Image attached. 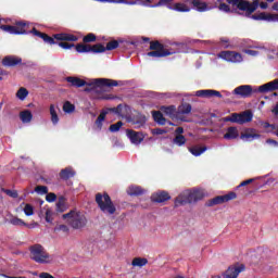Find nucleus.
Instances as JSON below:
<instances>
[{
    "mask_svg": "<svg viewBox=\"0 0 278 278\" xmlns=\"http://www.w3.org/2000/svg\"><path fill=\"white\" fill-rule=\"evenodd\" d=\"M0 29L5 31L7 34H12L13 36H25L27 34H33V36H37L38 38H42L43 42L48 45H55V39L45 33H40V30L33 27L29 30V22L18 21L15 22L14 25H0Z\"/></svg>",
    "mask_w": 278,
    "mask_h": 278,
    "instance_id": "nucleus-1",
    "label": "nucleus"
},
{
    "mask_svg": "<svg viewBox=\"0 0 278 278\" xmlns=\"http://www.w3.org/2000/svg\"><path fill=\"white\" fill-rule=\"evenodd\" d=\"M65 81L70 84V88H84V86H89V88L85 89V92H90V90L98 91L99 89L103 90V88H114L118 86L117 80L110 78H96L88 83L79 77L67 76L65 78Z\"/></svg>",
    "mask_w": 278,
    "mask_h": 278,
    "instance_id": "nucleus-2",
    "label": "nucleus"
},
{
    "mask_svg": "<svg viewBox=\"0 0 278 278\" xmlns=\"http://www.w3.org/2000/svg\"><path fill=\"white\" fill-rule=\"evenodd\" d=\"M274 90H278V79L264 84L258 88H253L251 85H241L233 89L232 94L241 99H249L253 97V94H256V92L264 94L266 92H274Z\"/></svg>",
    "mask_w": 278,
    "mask_h": 278,
    "instance_id": "nucleus-3",
    "label": "nucleus"
},
{
    "mask_svg": "<svg viewBox=\"0 0 278 278\" xmlns=\"http://www.w3.org/2000/svg\"><path fill=\"white\" fill-rule=\"evenodd\" d=\"M63 220L72 227V229H84L88 225V218L81 212L72 210L62 215Z\"/></svg>",
    "mask_w": 278,
    "mask_h": 278,
    "instance_id": "nucleus-4",
    "label": "nucleus"
},
{
    "mask_svg": "<svg viewBox=\"0 0 278 278\" xmlns=\"http://www.w3.org/2000/svg\"><path fill=\"white\" fill-rule=\"evenodd\" d=\"M205 197V194L203 193V191L195 189L193 191L190 190H186L182 191L176 199L174 202L175 207H179L181 205H188L190 203H197L198 201H201V199H203Z\"/></svg>",
    "mask_w": 278,
    "mask_h": 278,
    "instance_id": "nucleus-5",
    "label": "nucleus"
},
{
    "mask_svg": "<svg viewBox=\"0 0 278 278\" xmlns=\"http://www.w3.org/2000/svg\"><path fill=\"white\" fill-rule=\"evenodd\" d=\"M96 203L102 214H106V216H114V214H116V205H114V202L108 192L97 193Z\"/></svg>",
    "mask_w": 278,
    "mask_h": 278,
    "instance_id": "nucleus-6",
    "label": "nucleus"
},
{
    "mask_svg": "<svg viewBox=\"0 0 278 278\" xmlns=\"http://www.w3.org/2000/svg\"><path fill=\"white\" fill-rule=\"evenodd\" d=\"M30 252V260L36 262L37 264H50L51 263V255L45 249V247L40 244H34L29 248Z\"/></svg>",
    "mask_w": 278,
    "mask_h": 278,
    "instance_id": "nucleus-7",
    "label": "nucleus"
},
{
    "mask_svg": "<svg viewBox=\"0 0 278 278\" xmlns=\"http://www.w3.org/2000/svg\"><path fill=\"white\" fill-rule=\"evenodd\" d=\"M150 52L147 53L148 58H168V55H175V51L172 49H165L164 45L159 40L150 41Z\"/></svg>",
    "mask_w": 278,
    "mask_h": 278,
    "instance_id": "nucleus-8",
    "label": "nucleus"
},
{
    "mask_svg": "<svg viewBox=\"0 0 278 278\" xmlns=\"http://www.w3.org/2000/svg\"><path fill=\"white\" fill-rule=\"evenodd\" d=\"M227 3L235 5L241 12H245V16H251L260 8L257 0H253V2H249L248 0H227Z\"/></svg>",
    "mask_w": 278,
    "mask_h": 278,
    "instance_id": "nucleus-9",
    "label": "nucleus"
},
{
    "mask_svg": "<svg viewBox=\"0 0 278 278\" xmlns=\"http://www.w3.org/2000/svg\"><path fill=\"white\" fill-rule=\"evenodd\" d=\"M77 53H105L102 43L90 46L88 43H78L75 46Z\"/></svg>",
    "mask_w": 278,
    "mask_h": 278,
    "instance_id": "nucleus-10",
    "label": "nucleus"
},
{
    "mask_svg": "<svg viewBox=\"0 0 278 278\" xmlns=\"http://www.w3.org/2000/svg\"><path fill=\"white\" fill-rule=\"evenodd\" d=\"M236 192L231 191L225 195H217L206 202V207H214V205H222V203H228V201H233L237 199Z\"/></svg>",
    "mask_w": 278,
    "mask_h": 278,
    "instance_id": "nucleus-11",
    "label": "nucleus"
},
{
    "mask_svg": "<svg viewBox=\"0 0 278 278\" xmlns=\"http://www.w3.org/2000/svg\"><path fill=\"white\" fill-rule=\"evenodd\" d=\"M244 268H245L244 264L230 266L224 273L223 277L224 278H238V275H240V273H243Z\"/></svg>",
    "mask_w": 278,
    "mask_h": 278,
    "instance_id": "nucleus-12",
    "label": "nucleus"
},
{
    "mask_svg": "<svg viewBox=\"0 0 278 278\" xmlns=\"http://www.w3.org/2000/svg\"><path fill=\"white\" fill-rule=\"evenodd\" d=\"M252 18L254 21H267L268 23H278V13L273 14V13H258L252 15Z\"/></svg>",
    "mask_w": 278,
    "mask_h": 278,
    "instance_id": "nucleus-13",
    "label": "nucleus"
},
{
    "mask_svg": "<svg viewBox=\"0 0 278 278\" xmlns=\"http://www.w3.org/2000/svg\"><path fill=\"white\" fill-rule=\"evenodd\" d=\"M195 97H201L202 99H212V97H217L218 99H223L220 91L214 89L198 90L195 92Z\"/></svg>",
    "mask_w": 278,
    "mask_h": 278,
    "instance_id": "nucleus-14",
    "label": "nucleus"
},
{
    "mask_svg": "<svg viewBox=\"0 0 278 278\" xmlns=\"http://www.w3.org/2000/svg\"><path fill=\"white\" fill-rule=\"evenodd\" d=\"M219 55L227 62H242V54L236 51H222Z\"/></svg>",
    "mask_w": 278,
    "mask_h": 278,
    "instance_id": "nucleus-15",
    "label": "nucleus"
},
{
    "mask_svg": "<svg viewBox=\"0 0 278 278\" xmlns=\"http://www.w3.org/2000/svg\"><path fill=\"white\" fill-rule=\"evenodd\" d=\"M126 134L132 144H140L144 140V135L140 131L127 129Z\"/></svg>",
    "mask_w": 278,
    "mask_h": 278,
    "instance_id": "nucleus-16",
    "label": "nucleus"
},
{
    "mask_svg": "<svg viewBox=\"0 0 278 278\" xmlns=\"http://www.w3.org/2000/svg\"><path fill=\"white\" fill-rule=\"evenodd\" d=\"M18 64H23V59L18 56L8 55V56H4L2 60V66L14 67V66H18Z\"/></svg>",
    "mask_w": 278,
    "mask_h": 278,
    "instance_id": "nucleus-17",
    "label": "nucleus"
},
{
    "mask_svg": "<svg viewBox=\"0 0 278 278\" xmlns=\"http://www.w3.org/2000/svg\"><path fill=\"white\" fill-rule=\"evenodd\" d=\"M236 123L238 125H244L245 123H251L253 121V113L251 111H244L241 114L236 113Z\"/></svg>",
    "mask_w": 278,
    "mask_h": 278,
    "instance_id": "nucleus-18",
    "label": "nucleus"
},
{
    "mask_svg": "<svg viewBox=\"0 0 278 278\" xmlns=\"http://www.w3.org/2000/svg\"><path fill=\"white\" fill-rule=\"evenodd\" d=\"M151 201L153 203H166V201H170V194L166 191H159L151 195Z\"/></svg>",
    "mask_w": 278,
    "mask_h": 278,
    "instance_id": "nucleus-19",
    "label": "nucleus"
},
{
    "mask_svg": "<svg viewBox=\"0 0 278 278\" xmlns=\"http://www.w3.org/2000/svg\"><path fill=\"white\" fill-rule=\"evenodd\" d=\"M257 138H261V135L255 132V129L253 128H249L245 132L240 135V139L244 140V142H253V140H256Z\"/></svg>",
    "mask_w": 278,
    "mask_h": 278,
    "instance_id": "nucleus-20",
    "label": "nucleus"
},
{
    "mask_svg": "<svg viewBox=\"0 0 278 278\" xmlns=\"http://www.w3.org/2000/svg\"><path fill=\"white\" fill-rule=\"evenodd\" d=\"M54 40H60L63 42H77L79 38L73 34L61 33L54 35Z\"/></svg>",
    "mask_w": 278,
    "mask_h": 278,
    "instance_id": "nucleus-21",
    "label": "nucleus"
},
{
    "mask_svg": "<svg viewBox=\"0 0 278 278\" xmlns=\"http://www.w3.org/2000/svg\"><path fill=\"white\" fill-rule=\"evenodd\" d=\"M59 177L60 179H63V181H68V179L75 177V172L73 170V167H65L61 169Z\"/></svg>",
    "mask_w": 278,
    "mask_h": 278,
    "instance_id": "nucleus-22",
    "label": "nucleus"
},
{
    "mask_svg": "<svg viewBox=\"0 0 278 278\" xmlns=\"http://www.w3.org/2000/svg\"><path fill=\"white\" fill-rule=\"evenodd\" d=\"M240 136L237 127H228L227 132L224 135L225 140H236Z\"/></svg>",
    "mask_w": 278,
    "mask_h": 278,
    "instance_id": "nucleus-23",
    "label": "nucleus"
},
{
    "mask_svg": "<svg viewBox=\"0 0 278 278\" xmlns=\"http://www.w3.org/2000/svg\"><path fill=\"white\" fill-rule=\"evenodd\" d=\"M129 123H131V125H136L137 129H140V127H143L147 123V118L143 115H137L131 117Z\"/></svg>",
    "mask_w": 278,
    "mask_h": 278,
    "instance_id": "nucleus-24",
    "label": "nucleus"
},
{
    "mask_svg": "<svg viewBox=\"0 0 278 278\" xmlns=\"http://www.w3.org/2000/svg\"><path fill=\"white\" fill-rule=\"evenodd\" d=\"M207 151V147L193 146L189 148V153L194 155V157H199V155H203Z\"/></svg>",
    "mask_w": 278,
    "mask_h": 278,
    "instance_id": "nucleus-25",
    "label": "nucleus"
},
{
    "mask_svg": "<svg viewBox=\"0 0 278 278\" xmlns=\"http://www.w3.org/2000/svg\"><path fill=\"white\" fill-rule=\"evenodd\" d=\"M128 194L129 197H142V194H144V189L139 186H130L128 188Z\"/></svg>",
    "mask_w": 278,
    "mask_h": 278,
    "instance_id": "nucleus-26",
    "label": "nucleus"
},
{
    "mask_svg": "<svg viewBox=\"0 0 278 278\" xmlns=\"http://www.w3.org/2000/svg\"><path fill=\"white\" fill-rule=\"evenodd\" d=\"M152 118L157 125H166V118L164 117V114H162V111H153Z\"/></svg>",
    "mask_w": 278,
    "mask_h": 278,
    "instance_id": "nucleus-27",
    "label": "nucleus"
},
{
    "mask_svg": "<svg viewBox=\"0 0 278 278\" xmlns=\"http://www.w3.org/2000/svg\"><path fill=\"white\" fill-rule=\"evenodd\" d=\"M20 118L22 123H31V118H34V115L31 114V111L25 110L20 113Z\"/></svg>",
    "mask_w": 278,
    "mask_h": 278,
    "instance_id": "nucleus-28",
    "label": "nucleus"
},
{
    "mask_svg": "<svg viewBox=\"0 0 278 278\" xmlns=\"http://www.w3.org/2000/svg\"><path fill=\"white\" fill-rule=\"evenodd\" d=\"M191 3L193 5V8H195V10L198 12H205V11H207V3L201 2V0H192Z\"/></svg>",
    "mask_w": 278,
    "mask_h": 278,
    "instance_id": "nucleus-29",
    "label": "nucleus"
},
{
    "mask_svg": "<svg viewBox=\"0 0 278 278\" xmlns=\"http://www.w3.org/2000/svg\"><path fill=\"white\" fill-rule=\"evenodd\" d=\"M160 110L163 114H166V116H175V112H177L175 105L161 106Z\"/></svg>",
    "mask_w": 278,
    "mask_h": 278,
    "instance_id": "nucleus-30",
    "label": "nucleus"
},
{
    "mask_svg": "<svg viewBox=\"0 0 278 278\" xmlns=\"http://www.w3.org/2000/svg\"><path fill=\"white\" fill-rule=\"evenodd\" d=\"M9 223L11 225H14L15 227H29V225L27 223H25L23 219L18 218V217H12Z\"/></svg>",
    "mask_w": 278,
    "mask_h": 278,
    "instance_id": "nucleus-31",
    "label": "nucleus"
},
{
    "mask_svg": "<svg viewBox=\"0 0 278 278\" xmlns=\"http://www.w3.org/2000/svg\"><path fill=\"white\" fill-rule=\"evenodd\" d=\"M169 10H175L176 12H190V8H188V5L184 4V3H176L173 7H168Z\"/></svg>",
    "mask_w": 278,
    "mask_h": 278,
    "instance_id": "nucleus-32",
    "label": "nucleus"
},
{
    "mask_svg": "<svg viewBox=\"0 0 278 278\" xmlns=\"http://www.w3.org/2000/svg\"><path fill=\"white\" fill-rule=\"evenodd\" d=\"M179 114H190L192 112V105L190 103H182L178 106Z\"/></svg>",
    "mask_w": 278,
    "mask_h": 278,
    "instance_id": "nucleus-33",
    "label": "nucleus"
},
{
    "mask_svg": "<svg viewBox=\"0 0 278 278\" xmlns=\"http://www.w3.org/2000/svg\"><path fill=\"white\" fill-rule=\"evenodd\" d=\"M50 115L53 125H58V123H60V117L58 116V112H55V106L53 104L50 105Z\"/></svg>",
    "mask_w": 278,
    "mask_h": 278,
    "instance_id": "nucleus-34",
    "label": "nucleus"
},
{
    "mask_svg": "<svg viewBox=\"0 0 278 278\" xmlns=\"http://www.w3.org/2000/svg\"><path fill=\"white\" fill-rule=\"evenodd\" d=\"M149 264V260L142 258V257H136L132 260V266H139V268H142V266H147Z\"/></svg>",
    "mask_w": 278,
    "mask_h": 278,
    "instance_id": "nucleus-35",
    "label": "nucleus"
},
{
    "mask_svg": "<svg viewBox=\"0 0 278 278\" xmlns=\"http://www.w3.org/2000/svg\"><path fill=\"white\" fill-rule=\"evenodd\" d=\"M27 94H29V91H27L25 87L20 88L16 92V97L20 101H25V99H27Z\"/></svg>",
    "mask_w": 278,
    "mask_h": 278,
    "instance_id": "nucleus-36",
    "label": "nucleus"
},
{
    "mask_svg": "<svg viewBox=\"0 0 278 278\" xmlns=\"http://www.w3.org/2000/svg\"><path fill=\"white\" fill-rule=\"evenodd\" d=\"M104 52L106 51H114V49H118V41L112 40L106 43V47L103 46Z\"/></svg>",
    "mask_w": 278,
    "mask_h": 278,
    "instance_id": "nucleus-37",
    "label": "nucleus"
},
{
    "mask_svg": "<svg viewBox=\"0 0 278 278\" xmlns=\"http://www.w3.org/2000/svg\"><path fill=\"white\" fill-rule=\"evenodd\" d=\"M173 142L177 144V147H184V144H186V137L184 135H176Z\"/></svg>",
    "mask_w": 278,
    "mask_h": 278,
    "instance_id": "nucleus-38",
    "label": "nucleus"
},
{
    "mask_svg": "<svg viewBox=\"0 0 278 278\" xmlns=\"http://www.w3.org/2000/svg\"><path fill=\"white\" fill-rule=\"evenodd\" d=\"M56 212H66V200L64 198H60L56 203Z\"/></svg>",
    "mask_w": 278,
    "mask_h": 278,
    "instance_id": "nucleus-39",
    "label": "nucleus"
},
{
    "mask_svg": "<svg viewBox=\"0 0 278 278\" xmlns=\"http://www.w3.org/2000/svg\"><path fill=\"white\" fill-rule=\"evenodd\" d=\"M83 42H84L85 45H88L89 42H97V35H94L93 33L87 34V35L83 38Z\"/></svg>",
    "mask_w": 278,
    "mask_h": 278,
    "instance_id": "nucleus-40",
    "label": "nucleus"
},
{
    "mask_svg": "<svg viewBox=\"0 0 278 278\" xmlns=\"http://www.w3.org/2000/svg\"><path fill=\"white\" fill-rule=\"evenodd\" d=\"M63 112H65L66 114H72V112H75V105L70 101H66L63 104Z\"/></svg>",
    "mask_w": 278,
    "mask_h": 278,
    "instance_id": "nucleus-41",
    "label": "nucleus"
},
{
    "mask_svg": "<svg viewBox=\"0 0 278 278\" xmlns=\"http://www.w3.org/2000/svg\"><path fill=\"white\" fill-rule=\"evenodd\" d=\"M106 115H108L106 112H102L96 119V125H97V127H99V129H101L103 127V121H105Z\"/></svg>",
    "mask_w": 278,
    "mask_h": 278,
    "instance_id": "nucleus-42",
    "label": "nucleus"
},
{
    "mask_svg": "<svg viewBox=\"0 0 278 278\" xmlns=\"http://www.w3.org/2000/svg\"><path fill=\"white\" fill-rule=\"evenodd\" d=\"M2 192L8 197H11V199H18V191L16 190L2 189Z\"/></svg>",
    "mask_w": 278,
    "mask_h": 278,
    "instance_id": "nucleus-43",
    "label": "nucleus"
},
{
    "mask_svg": "<svg viewBox=\"0 0 278 278\" xmlns=\"http://www.w3.org/2000/svg\"><path fill=\"white\" fill-rule=\"evenodd\" d=\"M121 127H123V122L122 121H119L115 124H112L109 129H110V131L115 134L116 131H121Z\"/></svg>",
    "mask_w": 278,
    "mask_h": 278,
    "instance_id": "nucleus-44",
    "label": "nucleus"
},
{
    "mask_svg": "<svg viewBox=\"0 0 278 278\" xmlns=\"http://www.w3.org/2000/svg\"><path fill=\"white\" fill-rule=\"evenodd\" d=\"M35 192L38 194H49V188L47 186H37Z\"/></svg>",
    "mask_w": 278,
    "mask_h": 278,
    "instance_id": "nucleus-45",
    "label": "nucleus"
},
{
    "mask_svg": "<svg viewBox=\"0 0 278 278\" xmlns=\"http://www.w3.org/2000/svg\"><path fill=\"white\" fill-rule=\"evenodd\" d=\"M24 214L26 216H34V206L31 204H25Z\"/></svg>",
    "mask_w": 278,
    "mask_h": 278,
    "instance_id": "nucleus-46",
    "label": "nucleus"
},
{
    "mask_svg": "<svg viewBox=\"0 0 278 278\" xmlns=\"http://www.w3.org/2000/svg\"><path fill=\"white\" fill-rule=\"evenodd\" d=\"M54 231H63V233H68V231H71V229L68 228V226L62 224L59 225L54 228Z\"/></svg>",
    "mask_w": 278,
    "mask_h": 278,
    "instance_id": "nucleus-47",
    "label": "nucleus"
},
{
    "mask_svg": "<svg viewBox=\"0 0 278 278\" xmlns=\"http://www.w3.org/2000/svg\"><path fill=\"white\" fill-rule=\"evenodd\" d=\"M59 47H61V49H73V47H75V43H68L67 41H61L59 42Z\"/></svg>",
    "mask_w": 278,
    "mask_h": 278,
    "instance_id": "nucleus-48",
    "label": "nucleus"
},
{
    "mask_svg": "<svg viewBox=\"0 0 278 278\" xmlns=\"http://www.w3.org/2000/svg\"><path fill=\"white\" fill-rule=\"evenodd\" d=\"M58 199V195L55 193H47L46 201L48 203H53Z\"/></svg>",
    "mask_w": 278,
    "mask_h": 278,
    "instance_id": "nucleus-49",
    "label": "nucleus"
},
{
    "mask_svg": "<svg viewBox=\"0 0 278 278\" xmlns=\"http://www.w3.org/2000/svg\"><path fill=\"white\" fill-rule=\"evenodd\" d=\"M237 115L236 113H232L230 116H226L224 118L225 123H236Z\"/></svg>",
    "mask_w": 278,
    "mask_h": 278,
    "instance_id": "nucleus-50",
    "label": "nucleus"
},
{
    "mask_svg": "<svg viewBox=\"0 0 278 278\" xmlns=\"http://www.w3.org/2000/svg\"><path fill=\"white\" fill-rule=\"evenodd\" d=\"M219 10H222V12H231V8H229V4L227 3H220Z\"/></svg>",
    "mask_w": 278,
    "mask_h": 278,
    "instance_id": "nucleus-51",
    "label": "nucleus"
},
{
    "mask_svg": "<svg viewBox=\"0 0 278 278\" xmlns=\"http://www.w3.org/2000/svg\"><path fill=\"white\" fill-rule=\"evenodd\" d=\"M261 125H262V128H263V129H268L269 127H270L271 129H275V125H273V124H270V123H268V122H261Z\"/></svg>",
    "mask_w": 278,
    "mask_h": 278,
    "instance_id": "nucleus-52",
    "label": "nucleus"
},
{
    "mask_svg": "<svg viewBox=\"0 0 278 278\" xmlns=\"http://www.w3.org/2000/svg\"><path fill=\"white\" fill-rule=\"evenodd\" d=\"M253 181H255V178H250V179H248V180H244V181H242V182L238 186V188H243V186H249V184H253Z\"/></svg>",
    "mask_w": 278,
    "mask_h": 278,
    "instance_id": "nucleus-53",
    "label": "nucleus"
},
{
    "mask_svg": "<svg viewBox=\"0 0 278 278\" xmlns=\"http://www.w3.org/2000/svg\"><path fill=\"white\" fill-rule=\"evenodd\" d=\"M173 0H160L153 8H160V5H166V3H170Z\"/></svg>",
    "mask_w": 278,
    "mask_h": 278,
    "instance_id": "nucleus-54",
    "label": "nucleus"
},
{
    "mask_svg": "<svg viewBox=\"0 0 278 278\" xmlns=\"http://www.w3.org/2000/svg\"><path fill=\"white\" fill-rule=\"evenodd\" d=\"M104 3H127V0H109V1H105Z\"/></svg>",
    "mask_w": 278,
    "mask_h": 278,
    "instance_id": "nucleus-55",
    "label": "nucleus"
},
{
    "mask_svg": "<svg viewBox=\"0 0 278 278\" xmlns=\"http://www.w3.org/2000/svg\"><path fill=\"white\" fill-rule=\"evenodd\" d=\"M46 222L47 223H51L52 222V219H51V212L50 211L46 212Z\"/></svg>",
    "mask_w": 278,
    "mask_h": 278,
    "instance_id": "nucleus-56",
    "label": "nucleus"
},
{
    "mask_svg": "<svg viewBox=\"0 0 278 278\" xmlns=\"http://www.w3.org/2000/svg\"><path fill=\"white\" fill-rule=\"evenodd\" d=\"M267 144H274V147H278V142L275 139H267Z\"/></svg>",
    "mask_w": 278,
    "mask_h": 278,
    "instance_id": "nucleus-57",
    "label": "nucleus"
},
{
    "mask_svg": "<svg viewBox=\"0 0 278 278\" xmlns=\"http://www.w3.org/2000/svg\"><path fill=\"white\" fill-rule=\"evenodd\" d=\"M175 134L176 136H181V134H184V127L176 128Z\"/></svg>",
    "mask_w": 278,
    "mask_h": 278,
    "instance_id": "nucleus-58",
    "label": "nucleus"
},
{
    "mask_svg": "<svg viewBox=\"0 0 278 278\" xmlns=\"http://www.w3.org/2000/svg\"><path fill=\"white\" fill-rule=\"evenodd\" d=\"M260 8H261V10H267L268 9V3L267 2H261Z\"/></svg>",
    "mask_w": 278,
    "mask_h": 278,
    "instance_id": "nucleus-59",
    "label": "nucleus"
},
{
    "mask_svg": "<svg viewBox=\"0 0 278 278\" xmlns=\"http://www.w3.org/2000/svg\"><path fill=\"white\" fill-rule=\"evenodd\" d=\"M271 10H275V12H278V1L273 4Z\"/></svg>",
    "mask_w": 278,
    "mask_h": 278,
    "instance_id": "nucleus-60",
    "label": "nucleus"
},
{
    "mask_svg": "<svg viewBox=\"0 0 278 278\" xmlns=\"http://www.w3.org/2000/svg\"><path fill=\"white\" fill-rule=\"evenodd\" d=\"M27 194H29V191H26V192L24 193V195L20 198V201L25 200V197H27Z\"/></svg>",
    "mask_w": 278,
    "mask_h": 278,
    "instance_id": "nucleus-61",
    "label": "nucleus"
},
{
    "mask_svg": "<svg viewBox=\"0 0 278 278\" xmlns=\"http://www.w3.org/2000/svg\"><path fill=\"white\" fill-rule=\"evenodd\" d=\"M248 53H250V55H255L257 52L253 50H249Z\"/></svg>",
    "mask_w": 278,
    "mask_h": 278,
    "instance_id": "nucleus-62",
    "label": "nucleus"
},
{
    "mask_svg": "<svg viewBox=\"0 0 278 278\" xmlns=\"http://www.w3.org/2000/svg\"><path fill=\"white\" fill-rule=\"evenodd\" d=\"M142 40L143 42H149L150 39L148 37H143Z\"/></svg>",
    "mask_w": 278,
    "mask_h": 278,
    "instance_id": "nucleus-63",
    "label": "nucleus"
},
{
    "mask_svg": "<svg viewBox=\"0 0 278 278\" xmlns=\"http://www.w3.org/2000/svg\"><path fill=\"white\" fill-rule=\"evenodd\" d=\"M157 134H164V130L157 129Z\"/></svg>",
    "mask_w": 278,
    "mask_h": 278,
    "instance_id": "nucleus-64",
    "label": "nucleus"
}]
</instances>
